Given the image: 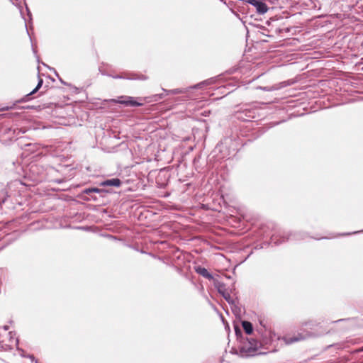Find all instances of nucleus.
Segmentation results:
<instances>
[{
  "label": "nucleus",
  "mask_w": 363,
  "mask_h": 363,
  "mask_svg": "<svg viewBox=\"0 0 363 363\" xmlns=\"http://www.w3.org/2000/svg\"><path fill=\"white\" fill-rule=\"evenodd\" d=\"M113 78H116V79H118V78H123V77L121 76H119V75H116V76H114Z\"/></svg>",
  "instance_id": "13"
},
{
  "label": "nucleus",
  "mask_w": 363,
  "mask_h": 363,
  "mask_svg": "<svg viewBox=\"0 0 363 363\" xmlns=\"http://www.w3.org/2000/svg\"><path fill=\"white\" fill-rule=\"evenodd\" d=\"M242 328H243L245 332L247 334L250 335L252 333L253 327H252V325L251 323L245 320V321H242Z\"/></svg>",
  "instance_id": "8"
},
{
  "label": "nucleus",
  "mask_w": 363,
  "mask_h": 363,
  "mask_svg": "<svg viewBox=\"0 0 363 363\" xmlns=\"http://www.w3.org/2000/svg\"><path fill=\"white\" fill-rule=\"evenodd\" d=\"M308 323H303V325H304V326H307V325H308Z\"/></svg>",
  "instance_id": "16"
},
{
  "label": "nucleus",
  "mask_w": 363,
  "mask_h": 363,
  "mask_svg": "<svg viewBox=\"0 0 363 363\" xmlns=\"http://www.w3.org/2000/svg\"><path fill=\"white\" fill-rule=\"evenodd\" d=\"M245 1L255 7L257 13L259 14H264L269 9L267 5L259 0H245Z\"/></svg>",
  "instance_id": "3"
},
{
  "label": "nucleus",
  "mask_w": 363,
  "mask_h": 363,
  "mask_svg": "<svg viewBox=\"0 0 363 363\" xmlns=\"http://www.w3.org/2000/svg\"><path fill=\"white\" fill-rule=\"evenodd\" d=\"M214 286L217 289L219 294H222L225 292V286L223 283L214 280Z\"/></svg>",
  "instance_id": "9"
},
{
  "label": "nucleus",
  "mask_w": 363,
  "mask_h": 363,
  "mask_svg": "<svg viewBox=\"0 0 363 363\" xmlns=\"http://www.w3.org/2000/svg\"><path fill=\"white\" fill-rule=\"evenodd\" d=\"M125 99L123 100H113L115 103H118L121 104H124L125 106H140L143 105V103H140L136 101L134 98L130 96L123 97Z\"/></svg>",
  "instance_id": "4"
},
{
  "label": "nucleus",
  "mask_w": 363,
  "mask_h": 363,
  "mask_svg": "<svg viewBox=\"0 0 363 363\" xmlns=\"http://www.w3.org/2000/svg\"><path fill=\"white\" fill-rule=\"evenodd\" d=\"M284 241H285V240H284V239H283V240L280 242V243H281V242H284Z\"/></svg>",
  "instance_id": "17"
},
{
  "label": "nucleus",
  "mask_w": 363,
  "mask_h": 363,
  "mask_svg": "<svg viewBox=\"0 0 363 363\" xmlns=\"http://www.w3.org/2000/svg\"><path fill=\"white\" fill-rule=\"evenodd\" d=\"M168 92L169 93H172L173 94H177L184 93V91L182 89H172V90L168 91Z\"/></svg>",
  "instance_id": "12"
},
{
  "label": "nucleus",
  "mask_w": 363,
  "mask_h": 363,
  "mask_svg": "<svg viewBox=\"0 0 363 363\" xmlns=\"http://www.w3.org/2000/svg\"><path fill=\"white\" fill-rule=\"evenodd\" d=\"M196 272L201 275L202 277L209 279V280H211V279H213V277L212 276L211 274H210L208 270L204 268V267H197L196 268Z\"/></svg>",
  "instance_id": "6"
},
{
  "label": "nucleus",
  "mask_w": 363,
  "mask_h": 363,
  "mask_svg": "<svg viewBox=\"0 0 363 363\" xmlns=\"http://www.w3.org/2000/svg\"><path fill=\"white\" fill-rule=\"evenodd\" d=\"M121 182L119 179L115 178L111 179H107L101 183L102 186H119Z\"/></svg>",
  "instance_id": "7"
},
{
  "label": "nucleus",
  "mask_w": 363,
  "mask_h": 363,
  "mask_svg": "<svg viewBox=\"0 0 363 363\" xmlns=\"http://www.w3.org/2000/svg\"><path fill=\"white\" fill-rule=\"evenodd\" d=\"M103 191V189H100L98 188H89L84 190V194L90 195L91 193H101Z\"/></svg>",
  "instance_id": "10"
},
{
  "label": "nucleus",
  "mask_w": 363,
  "mask_h": 363,
  "mask_svg": "<svg viewBox=\"0 0 363 363\" xmlns=\"http://www.w3.org/2000/svg\"><path fill=\"white\" fill-rule=\"evenodd\" d=\"M261 347V343L254 338H247L240 347V353L242 357L254 356Z\"/></svg>",
  "instance_id": "1"
},
{
  "label": "nucleus",
  "mask_w": 363,
  "mask_h": 363,
  "mask_svg": "<svg viewBox=\"0 0 363 363\" xmlns=\"http://www.w3.org/2000/svg\"><path fill=\"white\" fill-rule=\"evenodd\" d=\"M43 83V80L41 78H40L36 87L32 91H30L28 94L25 95L21 99L18 100L17 103H23V102L28 101L30 100V96L36 93L38 91V89L42 86Z\"/></svg>",
  "instance_id": "5"
},
{
  "label": "nucleus",
  "mask_w": 363,
  "mask_h": 363,
  "mask_svg": "<svg viewBox=\"0 0 363 363\" xmlns=\"http://www.w3.org/2000/svg\"><path fill=\"white\" fill-rule=\"evenodd\" d=\"M221 295L230 304H235V301L231 298L228 292H223Z\"/></svg>",
  "instance_id": "11"
},
{
  "label": "nucleus",
  "mask_w": 363,
  "mask_h": 363,
  "mask_svg": "<svg viewBox=\"0 0 363 363\" xmlns=\"http://www.w3.org/2000/svg\"><path fill=\"white\" fill-rule=\"evenodd\" d=\"M201 86V84H198L196 86H194V88H199Z\"/></svg>",
  "instance_id": "14"
},
{
  "label": "nucleus",
  "mask_w": 363,
  "mask_h": 363,
  "mask_svg": "<svg viewBox=\"0 0 363 363\" xmlns=\"http://www.w3.org/2000/svg\"><path fill=\"white\" fill-rule=\"evenodd\" d=\"M275 240H276V238H274V237H273V238H272V240L273 242H274L275 243H277V241H276Z\"/></svg>",
  "instance_id": "15"
},
{
  "label": "nucleus",
  "mask_w": 363,
  "mask_h": 363,
  "mask_svg": "<svg viewBox=\"0 0 363 363\" xmlns=\"http://www.w3.org/2000/svg\"><path fill=\"white\" fill-rule=\"evenodd\" d=\"M321 334H323V333H311V332H306V333H298V335H296L294 337H290V336L284 337V340L286 344L289 345V344H292L295 342L303 340L308 337H317V336L320 335Z\"/></svg>",
  "instance_id": "2"
}]
</instances>
